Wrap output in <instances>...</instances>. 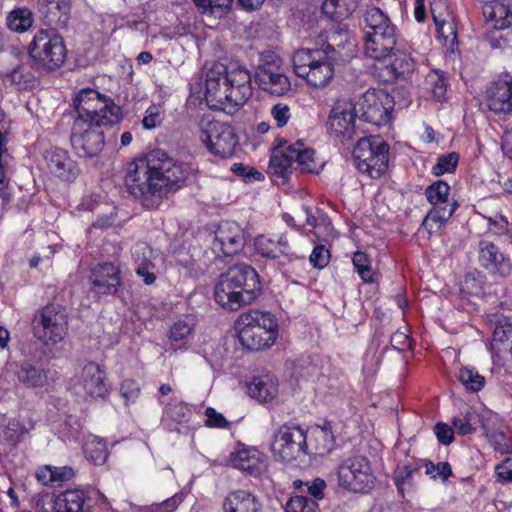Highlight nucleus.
Returning <instances> with one entry per match:
<instances>
[{"instance_id":"ddd939ff","label":"nucleus","mask_w":512,"mask_h":512,"mask_svg":"<svg viewBox=\"0 0 512 512\" xmlns=\"http://www.w3.org/2000/svg\"><path fill=\"white\" fill-rule=\"evenodd\" d=\"M394 105L393 97L385 90L371 89L359 99L355 111L363 121L380 127L390 122Z\"/></svg>"},{"instance_id":"f704fd0d","label":"nucleus","mask_w":512,"mask_h":512,"mask_svg":"<svg viewBox=\"0 0 512 512\" xmlns=\"http://www.w3.org/2000/svg\"><path fill=\"white\" fill-rule=\"evenodd\" d=\"M248 394L260 403L273 400L278 393V381L273 375L254 377L247 385Z\"/></svg>"},{"instance_id":"6ab92c4d","label":"nucleus","mask_w":512,"mask_h":512,"mask_svg":"<svg viewBox=\"0 0 512 512\" xmlns=\"http://www.w3.org/2000/svg\"><path fill=\"white\" fill-rule=\"evenodd\" d=\"M245 246V237L241 227L235 222L224 221L215 231L212 250L217 255L234 256Z\"/></svg>"},{"instance_id":"f8f14e48","label":"nucleus","mask_w":512,"mask_h":512,"mask_svg":"<svg viewBox=\"0 0 512 512\" xmlns=\"http://www.w3.org/2000/svg\"><path fill=\"white\" fill-rule=\"evenodd\" d=\"M306 432L293 423L281 425L273 434L271 451L282 462H291L306 453Z\"/></svg>"},{"instance_id":"a211bd4d","label":"nucleus","mask_w":512,"mask_h":512,"mask_svg":"<svg viewBox=\"0 0 512 512\" xmlns=\"http://www.w3.org/2000/svg\"><path fill=\"white\" fill-rule=\"evenodd\" d=\"M356 116L355 109L348 104L333 107L327 121L329 133L342 144L350 142L358 136Z\"/></svg>"},{"instance_id":"a18cd8bd","label":"nucleus","mask_w":512,"mask_h":512,"mask_svg":"<svg viewBox=\"0 0 512 512\" xmlns=\"http://www.w3.org/2000/svg\"><path fill=\"white\" fill-rule=\"evenodd\" d=\"M458 380L469 392H478L485 385V377L471 367H462L458 374Z\"/></svg>"},{"instance_id":"423d86ee","label":"nucleus","mask_w":512,"mask_h":512,"mask_svg":"<svg viewBox=\"0 0 512 512\" xmlns=\"http://www.w3.org/2000/svg\"><path fill=\"white\" fill-rule=\"evenodd\" d=\"M32 67L40 74L50 73L64 64L66 47L55 28L39 29L27 47Z\"/></svg>"},{"instance_id":"c9c22d12","label":"nucleus","mask_w":512,"mask_h":512,"mask_svg":"<svg viewBox=\"0 0 512 512\" xmlns=\"http://www.w3.org/2000/svg\"><path fill=\"white\" fill-rule=\"evenodd\" d=\"M482 13L487 21L493 23L495 29L502 30L512 26V11L499 0L484 2Z\"/></svg>"},{"instance_id":"49530a36","label":"nucleus","mask_w":512,"mask_h":512,"mask_svg":"<svg viewBox=\"0 0 512 512\" xmlns=\"http://www.w3.org/2000/svg\"><path fill=\"white\" fill-rule=\"evenodd\" d=\"M32 428V423L26 426L20 419L12 418L5 427L4 437L9 443L15 445L19 443Z\"/></svg>"},{"instance_id":"9d476101","label":"nucleus","mask_w":512,"mask_h":512,"mask_svg":"<svg viewBox=\"0 0 512 512\" xmlns=\"http://www.w3.org/2000/svg\"><path fill=\"white\" fill-rule=\"evenodd\" d=\"M338 486L353 493H368L375 485L370 461L362 455L343 459L336 468Z\"/></svg>"},{"instance_id":"864d4df0","label":"nucleus","mask_w":512,"mask_h":512,"mask_svg":"<svg viewBox=\"0 0 512 512\" xmlns=\"http://www.w3.org/2000/svg\"><path fill=\"white\" fill-rule=\"evenodd\" d=\"M424 466L426 468V474L434 480L440 479L442 482H445L452 476V468L448 462L434 464L431 461L425 460Z\"/></svg>"},{"instance_id":"393cba45","label":"nucleus","mask_w":512,"mask_h":512,"mask_svg":"<svg viewBox=\"0 0 512 512\" xmlns=\"http://www.w3.org/2000/svg\"><path fill=\"white\" fill-rule=\"evenodd\" d=\"M255 81L261 90L274 96H284L292 90L289 78L270 65L257 68Z\"/></svg>"},{"instance_id":"052dcab7","label":"nucleus","mask_w":512,"mask_h":512,"mask_svg":"<svg viewBox=\"0 0 512 512\" xmlns=\"http://www.w3.org/2000/svg\"><path fill=\"white\" fill-rule=\"evenodd\" d=\"M205 424L208 427L211 428H228L229 422L227 419L223 416V414L217 412L214 408L208 407L205 410Z\"/></svg>"},{"instance_id":"c85d7f7f","label":"nucleus","mask_w":512,"mask_h":512,"mask_svg":"<svg viewBox=\"0 0 512 512\" xmlns=\"http://www.w3.org/2000/svg\"><path fill=\"white\" fill-rule=\"evenodd\" d=\"M444 9H446V5L442 0L431 4V14L436 26L438 39L442 40L445 44L450 43L453 45L457 42L456 25L447 11L442 13Z\"/></svg>"},{"instance_id":"79ce46f5","label":"nucleus","mask_w":512,"mask_h":512,"mask_svg":"<svg viewBox=\"0 0 512 512\" xmlns=\"http://www.w3.org/2000/svg\"><path fill=\"white\" fill-rule=\"evenodd\" d=\"M363 18L365 23L363 33L382 31L396 26L385 12L375 6L367 7Z\"/></svg>"},{"instance_id":"aec40b11","label":"nucleus","mask_w":512,"mask_h":512,"mask_svg":"<svg viewBox=\"0 0 512 512\" xmlns=\"http://www.w3.org/2000/svg\"><path fill=\"white\" fill-rule=\"evenodd\" d=\"M44 160L51 175L63 182H74L81 169L66 149L53 147L45 151Z\"/></svg>"},{"instance_id":"e2e57ef3","label":"nucleus","mask_w":512,"mask_h":512,"mask_svg":"<svg viewBox=\"0 0 512 512\" xmlns=\"http://www.w3.org/2000/svg\"><path fill=\"white\" fill-rule=\"evenodd\" d=\"M271 115L277 127L282 128L288 123L291 117L290 108L287 104L278 103L272 107Z\"/></svg>"},{"instance_id":"0e129e2a","label":"nucleus","mask_w":512,"mask_h":512,"mask_svg":"<svg viewBox=\"0 0 512 512\" xmlns=\"http://www.w3.org/2000/svg\"><path fill=\"white\" fill-rule=\"evenodd\" d=\"M302 212L305 216V225L311 228L322 225L327 220V217L319 209H315V212H313L307 206H303Z\"/></svg>"},{"instance_id":"5701e85b","label":"nucleus","mask_w":512,"mask_h":512,"mask_svg":"<svg viewBox=\"0 0 512 512\" xmlns=\"http://www.w3.org/2000/svg\"><path fill=\"white\" fill-rule=\"evenodd\" d=\"M91 291L97 296L115 295L122 283L119 269L112 263L98 264L89 277Z\"/></svg>"},{"instance_id":"6e6552de","label":"nucleus","mask_w":512,"mask_h":512,"mask_svg":"<svg viewBox=\"0 0 512 512\" xmlns=\"http://www.w3.org/2000/svg\"><path fill=\"white\" fill-rule=\"evenodd\" d=\"M32 331L34 337L44 345L63 341L68 332L66 308L58 303H50L38 309L32 318Z\"/></svg>"},{"instance_id":"338daca9","label":"nucleus","mask_w":512,"mask_h":512,"mask_svg":"<svg viewBox=\"0 0 512 512\" xmlns=\"http://www.w3.org/2000/svg\"><path fill=\"white\" fill-rule=\"evenodd\" d=\"M434 432L438 441L443 445H449L454 440L453 429L445 423H437L434 427Z\"/></svg>"},{"instance_id":"bf43d9fd","label":"nucleus","mask_w":512,"mask_h":512,"mask_svg":"<svg viewBox=\"0 0 512 512\" xmlns=\"http://www.w3.org/2000/svg\"><path fill=\"white\" fill-rule=\"evenodd\" d=\"M194 4L201 9L202 13L210 11L214 12L215 9H229L233 0H193Z\"/></svg>"},{"instance_id":"1a4fd4ad","label":"nucleus","mask_w":512,"mask_h":512,"mask_svg":"<svg viewBox=\"0 0 512 512\" xmlns=\"http://www.w3.org/2000/svg\"><path fill=\"white\" fill-rule=\"evenodd\" d=\"M389 145L378 135L362 137L353 149V161L361 173L379 178L388 168Z\"/></svg>"},{"instance_id":"7c9ffc66","label":"nucleus","mask_w":512,"mask_h":512,"mask_svg":"<svg viewBox=\"0 0 512 512\" xmlns=\"http://www.w3.org/2000/svg\"><path fill=\"white\" fill-rule=\"evenodd\" d=\"M488 317L489 322L494 325L493 346L501 353L512 355V323L498 312L490 313Z\"/></svg>"},{"instance_id":"13d9d810","label":"nucleus","mask_w":512,"mask_h":512,"mask_svg":"<svg viewBox=\"0 0 512 512\" xmlns=\"http://www.w3.org/2000/svg\"><path fill=\"white\" fill-rule=\"evenodd\" d=\"M329 259V250H327L324 245L315 246L309 257L312 266L319 269L326 267L329 263Z\"/></svg>"},{"instance_id":"7ed1b4c3","label":"nucleus","mask_w":512,"mask_h":512,"mask_svg":"<svg viewBox=\"0 0 512 512\" xmlns=\"http://www.w3.org/2000/svg\"><path fill=\"white\" fill-rule=\"evenodd\" d=\"M324 49H300L293 55L295 73L310 86L324 87L333 78L334 63L342 58L340 49L350 43L348 31L335 33Z\"/></svg>"},{"instance_id":"f257e3e1","label":"nucleus","mask_w":512,"mask_h":512,"mask_svg":"<svg viewBox=\"0 0 512 512\" xmlns=\"http://www.w3.org/2000/svg\"><path fill=\"white\" fill-rule=\"evenodd\" d=\"M193 172L191 164L155 149L128 165L125 185L143 207L156 209L169 193L182 188Z\"/></svg>"},{"instance_id":"37998d69","label":"nucleus","mask_w":512,"mask_h":512,"mask_svg":"<svg viewBox=\"0 0 512 512\" xmlns=\"http://www.w3.org/2000/svg\"><path fill=\"white\" fill-rule=\"evenodd\" d=\"M358 6V0H325L322 12L331 19H343L351 15Z\"/></svg>"},{"instance_id":"6e6d98bb","label":"nucleus","mask_w":512,"mask_h":512,"mask_svg":"<svg viewBox=\"0 0 512 512\" xmlns=\"http://www.w3.org/2000/svg\"><path fill=\"white\" fill-rule=\"evenodd\" d=\"M307 487V492L315 499H323L324 498V490L326 488V482L321 478H315L311 483L302 482L301 480L294 481V487L299 488L301 486Z\"/></svg>"},{"instance_id":"ea45409f","label":"nucleus","mask_w":512,"mask_h":512,"mask_svg":"<svg viewBox=\"0 0 512 512\" xmlns=\"http://www.w3.org/2000/svg\"><path fill=\"white\" fill-rule=\"evenodd\" d=\"M34 23V14L27 7H17L11 10L5 20L6 27L15 33L28 31Z\"/></svg>"},{"instance_id":"2eb2a0df","label":"nucleus","mask_w":512,"mask_h":512,"mask_svg":"<svg viewBox=\"0 0 512 512\" xmlns=\"http://www.w3.org/2000/svg\"><path fill=\"white\" fill-rule=\"evenodd\" d=\"M424 194L432 206L423 222L426 226L430 225V222L438 224V226L444 224L458 208L457 201L449 199L450 186L443 180H437L430 184Z\"/></svg>"},{"instance_id":"dca6fc26","label":"nucleus","mask_w":512,"mask_h":512,"mask_svg":"<svg viewBox=\"0 0 512 512\" xmlns=\"http://www.w3.org/2000/svg\"><path fill=\"white\" fill-rule=\"evenodd\" d=\"M362 40L364 55L377 61L391 56L404 42L396 26L382 31L363 33Z\"/></svg>"},{"instance_id":"603ef678","label":"nucleus","mask_w":512,"mask_h":512,"mask_svg":"<svg viewBox=\"0 0 512 512\" xmlns=\"http://www.w3.org/2000/svg\"><path fill=\"white\" fill-rule=\"evenodd\" d=\"M485 434L495 450L502 454L512 453V446L509 444L508 438L503 431L486 429Z\"/></svg>"},{"instance_id":"4468645a","label":"nucleus","mask_w":512,"mask_h":512,"mask_svg":"<svg viewBox=\"0 0 512 512\" xmlns=\"http://www.w3.org/2000/svg\"><path fill=\"white\" fill-rule=\"evenodd\" d=\"M103 126L75 119L70 142L79 157L94 158L98 156L105 145Z\"/></svg>"},{"instance_id":"774afa93","label":"nucleus","mask_w":512,"mask_h":512,"mask_svg":"<svg viewBox=\"0 0 512 512\" xmlns=\"http://www.w3.org/2000/svg\"><path fill=\"white\" fill-rule=\"evenodd\" d=\"M108 458L106 442L103 439L97 440L96 446L90 451V460L96 465H102Z\"/></svg>"},{"instance_id":"8fccbe9b","label":"nucleus","mask_w":512,"mask_h":512,"mask_svg":"<svg viewBox=\"0 0 512 512\" xmlns=\"http://www.w3.org/2000/svg\"><path fill=\"white\" fill-rule=\"evenodd\" d=\"M286 512H319L317 502L306 496H294L289 499L285 507Z\"/></svg>"},{"instance_id":"b1692460","label":"nucleus","mask_w":512,"mask_h":512,"mask_svg":"<svg viewBox=\"0 0 512 512\" xmlns=\"http://www.w3.org/2000/svg\"><path fill=\"white\" fill-rule=\"evenodd\" d=\"M231 465L251 477H259L267 470L265 455L253 447L238 448L230 454Z\"/></svg>"},{"instance_id":"5fc2aeb1","label":"nucleus","mask_w":512,"mask_h":512,"mask_svg":"<svg viewBox=\"0 0 512 512\" xmlns=\"http://www.w3.org/2000/svg\"><path fill=\"white\" fill-rule=\"evenodd\" d=\"M476 417L475 413L467 411L464 414L456 416L452 420V424L454 428L458 431V433L462 435H468L475 432V428L473 427L472 421Z\"/></svg>"},{"instance_id":"f3484780","label":"nucleus","mask_w":512,"mask_h":512,"mask_svg":"<svg viewBox=\"0 0 512 512\" xmlns=\"http://www.w3.org/2000/svg\"><path fill=\"white\" fill-rule=\"evenodd\" d=\"M484 104L504 119L512 117V75L502 74L486 90Z\"/></svg>"},{"instance_id":"0eeeda50","label":"nucleus","mask_w":512,"mask_h":512,"mask_svg":"<svg viewBox=\"0 0 512 512\" xmlns=\"http://www.w3.org/2000/svg\"><path fill=\"white\" fill-rule=\"evenodd\" d=\"M76 119L104 127L119 123L122 119L121 108L110 98L94 89H82L74 99Z\"/></svg>"},{"instance_id":"de8ad7c7","label":"nucleus","mask_w":512,"mask_h":512,"mask_svg":"<svg viewBox=\"0 0 512 512\" xmlns=\"http://www.w3.org/2000/svg\"><path fill=\"white\" fill-rule=\"evenodd\" d=\"M352 263L364 282L373 283L375 281V273L371 267V261L366 253L361 251L355 252L352 258Z\"/></svg>"},{"instance_id":"473e14b6","label":"nucleus","mask_w":512,"mask_h":512,"mask_svg":"<svg viewBox=\"0 0 512 512\" xmlns=\"http://www.w3.org/2000/svg\"><path fill=\"white\" fill-rule=\"evenodd\" d=\"M224 512H261V503L247 490L230 492L223 502Z\"/></svg>"},{"instance_id":"680f3d73","label":"nucleus","mask_w":512,"mask_h":512,"mask_svg":"<svg viewBox=\"0 0 512 512\" xmlns=\"http://www.w3.org/2000/svg\"><path fill=\"white\" fill-rule=\"evenodd\" d=\"M120 394L125 401L134 402L140 394L138 383L132 379L124 380L120 385Z\"/></svg>"},{"instance_id":"cd10ccee","label":"nucleus","mask_w":512,"mask_h":512,"mask_svg":"<svg viewBox=\"0 0 512 512\" xmlns=\"http://www.w3.org/2000/svg\"><path fill=\"white\" fill-rule=\"evenodd\" d=\"M136 275L145 285H152L157 279L158 269L153 261V250L146 244H137L132 252Z\"/></svg>"},{"instance_id":"39448f33","label":"nucleus","mask_w":512,"mask_h":512,"mask_svg":"<svg viewBox=\"0 0 512 512\" xmlns=\"http://www.w3.org/2000/svg\"><path fill=\"white\" fill-rule=\"evenodd\" d=\"M235 327L242 346L252 351L272 346L278 334L276 318L269 312L259 310L240 314Z\"/></svg>"},{"instance_id":"a878e982","label":"nucleus","mask_w":512,"mask_h":512,"mask_svg":"<svg viewBox=\"0 0 512 512\" xmlns=\"http://www.w3.org/2000/svg\"><path fill=\"white\" fill-rule=\"evenodd\" d=\"M81 385L86 395L93 398H103L108 393L106 373L95 362H89L83 367Z\"/></svg>"},{"instance_id":"69168bd1","label":"nucleus","mask_w":512,"mask_h":512,"mask_svg":"<svg viewBox=\"0 0 512 512\" xmlns=\"http://www.w3.org/2000/svg\"><path fill=\"white\" fill-rule=\"evenodd\" d=\"M231 171L235 175L242 177L245 181H250L251 179H263V175L261 172L253 169L248 170V167L245 166L243 163H234L231 167Z\"/></svg>"},{"instance_id":"3c124183","label":"nucleus","mask_w":512,"mask_h":512,"mask_svg":"<svg viewBox=\"0 0 512 512\" xmlns=\"http://www.w3.org/2000/svg\"><path fill=\"white\" fill-rule=\"evenodd\" d=\"M459 161V155L456 152H451L446 155L438 157L437 163L432 167V174L441 176L445 173H452L456 170Z\"/></svg>"},{"instance_id":"a19ab883","label":"nucleus","mask_w":512,"mask_h":512,"mask_svg":"<svg viewBox=\"0 0 512 512\" xmlns=\"http://www.w3.org/2000/svg\"><path fill=\"white\" fill-rule=\"evenodd\" d=\"M290 156L292 153L288 152V146L277 149L270 158L269 171L283 180L288 179L294 164V158Z\"/></svg>"},{"instance_id":"f03ea898","label":"nucleus","mask_w":512,"mask_h":512,"mask_svg":"<svg viewBox=\"0 0 512 512\" xmlns=\"http://www.w3.org/2000/svg\"><path fill=\"white\" fill-rule=\"evenodd\" d=\"M251 73L236 61L216 63L206 73L205 98L214 109H236L252 96Z\"/></svg>"},{"instance_id":"72a5a7b5","label":"nucleus","mask_w":512,"mask_h":512,"mask_svg":"<svg viewBox=\"0 0 512 512\" xmlns=\"http://www.w3.org/2000/svg\"><path fill=\"white\" fill-rule=\"evenodd\" d=\"M86 497L82 490H66L58 494L52 501L54 512H89L85 505Z\"/></svg>"},{"instance_id":"20e7f679","label":"nucleus","mask_w":512,"mask_h":512,"mask_svg":"<svg viewBox=\"0 0 512 512\" xmlns=\"http://www.w3.org/2000/svg\"><path fill=\"white\" fill-rule=\"evenodd\" d=\"M261 292L257 271L248 264L240 263L220 275L214 288V298L221 307L236 311L254 302Z\"/></svg>"},{"instance_id":"09e8293b","label":"nucleus","mask_w":512,"mask_h":512,"mask_svg":"<svg viewBox=\"0 0 512 512\" xmlns=\"http://www.w3.org/2000/svg\"><path fill=\"white\" fill-rule=\"evenodd\" d=\"M5 80L24 89L33 87L35 83V77L23 65L17 66L6 74Z\"/></svg>"},{"instance_id":"bb28decb","label":"nucleus","mask_w":512,"mask_h":512,"mask_svg":"<svg viewBox=\"0 0 512 512\" xmlns=\"http://www.w3.org/2000/svg\"><path fill=\"white\" fill-rule=\"evenodd\" d=\"M191 416L192 411L187 403L177 398H171L163 409L161 426L168 432L180 433V425L188 423Z\"/></svg>"},{"instance_id":"e433bc0d","label":"nucleus","mask_w":512,"mask_h":512,"mask_svg":"<svg viewBox=\"0 0 512 512\" xmlns=\"http://www.w3.org/2000/svg\"><path fill=\"white\" fill-rule=\"evenodd\" d=\"M288 152L292 153L290 157L294 158V163L297 164L301 172L318 173L322 168V164H319L314 158V150L304 148V144L301 140L288 145Z\"/></svg>"},{"instance_id":"58836bf2","label":"nucleus","mask_w":512,"mask_h":512,"mask_svg":"<svg viewBox=\"0 0 512 512\" xmlns=\"http://www.w3.org/2000/svg\"><path fill=\"white\" fill-rule=\"evenodd\" d=\"M74 476V471L69 466L54 467L46 465L40 467L36 472L37 480L43 485L57 486L64 481L70 480Z\"/></svg>"},{"instance_id":"c756f323","label":"nucleus","mask_w":512,"mask_h":512,"mask_svg":"<svg viewBox=\"0 0 512 512\" xmlns=\"http://www.w3.org/2000/svg\"><path fill=\"white\" fill-rule=\"evenodd\" d=\"M38 6L48 25L66 26L71 11V0H38Z\"/></svg>"},{"instance_id":"4d7b16f0","label":"nucleus","mask_w":512,"mask_h":512,"mask_svg":"<svg viewBox=\"0 0 512 512\" xmlns=\"http://www.w3.org/2000/svg\"><path fill=\"white\" fill-rule=\"evenodd\" d=\"M192 324L186 320H178L170 328L169 339L171 341L184 340L192 333Z\"/></svg>"},{"instance_id":"c03bdc74","label":"nucleus","mask_w":512,"mask_h":512,"mask_svg":"<svg viewBox=\"0 0 512 512\" xmlns=\"http://www.w3.org/2000/svg\"><path fill=\"white\" fill-rule=\"evenodd\" d=\"M425 89L430 91L438 102L446 99L447 82L444 74L440 71H430L425 77Z\"/></svg>"},{"instance_id":"2f4dec72","label":"nucleus","mask_w":512,"mask_h":512,"mask_svg":"<svg viewBox=\"0 0 512 512\" xmlns=\"http://www.w3.org/2000/svg\"><path fill=\"white\" fill-rule=\"evenodd\" d=\"M18 382L26 388H42L48 382V371L30 361L15 363Z\"/></svg>"},{"instance_id":"4be33fe9","label":"nucleus","mask_w":512,"mask_h":512,"mask_svg":"<svg viewBox=\"0 0 512 512\" xmlns=\"http://www.w3.org/2000/svg\"><path fill=\"white\" fill-rule=\"evenodd\" d=\"M478 261L493 275L507 277L512 272V262L492 241L482 239L478 243Z\"/></svg>"},{"instance_id":"4c0bfd02","label":"nucleus","mask_w":512,"mask_h":512,"mask_svg":"<svg viewBox=\"0 0 512 512\" xmlns=\"http://www.w3.org/2000/svg\"><path fill=\"white\" fill-rule=\"evenodd\" d=\"M405 41L400 45V49L391 54L392 61L390 62L388 72L390 79L405 78L411 74L415 69V61L405 49Z\"/></svg>"},{"instance_id":"412c9836","label":"nucleus","mask_w":512,"mask_h":512,"mask_svg":"<svg viewBox=\"0 0 512 512\" xmlns=\"http://www.w3.org/2000/svg\"><path fill=\"white\" fill-rule=\"evenodd\" d=\"M254 246L259 255L269 259L275 260L283 257L287 262H292L305 258L291 251L286 233L259 235L254 240Z\"/></svg>"},{"instance_id":"9b49d317","label":"nucleus","mask_w":512,"mask_h":512,"mask_svg":"<svg viewBox=\"0 0 512 512\" xmlns=\"http://www.w3.org/2000/svg\"><path fill=\"white\" fill-rule=\"evenodd\" d=\"M200 141L207 150L220 159L234 155L238 145V136L229 124L202 119L199 123Z\"/></svg>"}]
</instances>
